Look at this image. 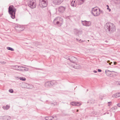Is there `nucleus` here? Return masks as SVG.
<instances>
[{"mask_svg": "<svg viewBox=\"0 0 120 120\" xmlns=\"http://www.w3.org/2000/svg\"><path fill=\"white\" fill-rule=\"evenodd\" d=\"M9 92H10V93H13V90L12 89H10L9 90Z\"/></svg>", "mask_w": 120, "mask_h": 120, "instance_id": "nucleus-28", "label": "nucleus"}, {"mask_svg": "<svg viewBox=\"0 0 120 120\" xmlns=\"http://www.w3.org/2000/svg\"><path fill=\"white\" fill-rule=\"evenodd\" d=\"M7 49L8 50L11 51H14V49L13 48L10 47H7Z\"/></svg>", "mask_w": 120, "mask_h": 120, "instance_id": "nucleus-25", "label": "nucleus"}, {"mask_svg": "<svg viewBox=\"0 0 120 120\" xmlns=\"http://www.w3.org/2000/svg\"><path fill=\"white\" fill-rule=\"evenodd\" d=\"M117 106L120 107V103L117 104Z\"/></svg>", "mask_w": 120, "mask_h": 120, "instance_id": "nucleus-35", "label": "nucleus"}, {"mask_svg": "<svg viewBox=\"0 0 120 120\" xmlns=\"http://www.w3.org/2000/svg\"><path fill=\"white\" fill-rule=\"evenodd\" d=\"M39 5L41 8L46 7L47 5L46 1L45 0H39Z\"/></svg>", "mask_w": 120, "mask_h": 120, "instance_id": "nucleus-4", "label": "nucleus"}, {"mask_svg": "<svg viewBox=\"0 0 120 120\" xmlns=\"http://www.w3.org/2000/svg\"><path fill=\"white\" fill-rule=\"evenodd\" d=\"M105 28L107 32L109 33H112L115 31L116 27L114 25L110 22H108L105 25Z\"/></svg>", "mask_w": 120, "mask_h": 120, "instance_id": "nucleus-1", "label": "nucleus"}, {"mask_svg": "<svg viewBox=\"0 0 120 120\" xmlns=\"http://www.w3.org/2000/svg\"><path fill=\"white\" fill-rule=\"evenodd\" d=\"M109 61H109V60H108V61H107V63H108L109 62Z\"/></svg>", "mask_w": 120, "mask_h": 120, "instance_id": "nucleus-46", "label": "nucleus"}, {"mask_svg": "<svg viewBox=\"0 0 120 120\" xmlns=\"http://www.w3.org/2000/svg\"><path fill=\"white\" fill-rule=\"evenodd\" d=\"M63 0H53L52 3L55 5H59L63 2Z\"/></svg>", "mask_w": 120, "mask_h": 120, "instance_id": "nucleus-7", "label": "nucleus"}, {"mask_svg": "<svg viewBox=\"0 0 120 120\" xmlns=\"http://www.w3.org/2000/svg\"><path fill=\"white\" fill-rule=\"evenodd\" d=\"M107 9H108V10H109V11H111V10L110 9L109 7H108L107 8Z\"/></svg>", "mask_w": 120, "mask_h": 120, "instance_id": "nucleus-36", "label": "nucleus"}, {"mask_svg": "<svg viewBox=\"0 0 120 120\" xmlns=\"http://www.w3.org/2000/svg\"><path fill=\"white\" fill-rule=\"evenodd\" d=\"M93 114H95V115H96L97 114V113L96 112H95V111L94 112H93Z\"/></svg>", "mask_w": 120, "mask_h": 120, "instance_id": "nucleus-37", "label": "nucleus"}, {"mask_svg": "<svg viewBox=\"0 0 120 120\" xmlns=\"http://www.w3.org/2000/svg\"><path fill=\"white\" fill-rule=\"evenodd\" d=\"M99 12L100 13H100H101V14H103V11H102V10H101L99 8Z\"/></svg>", "mask_w": 120, "mask_h": 120, "instance_id": "nucleus-29", "label": "nucleus"}, {"mask_svg": "<svg viewBox=\"0 0 120 120\" xmlns=\"http://www.w3.org/2000/svg\"><path fill=\"white\" fill-rule=\"evenodd\" d=\"M114 65H116L117 64V63L116 62H114Z\"/></svg>", "mask_w": 120, "mask_h": 120, "instance_id": "nucleus-39", "label": "nucleus"}, {"mask_svg": "<svg viewBox=\"0 0 120 120\" xmlns=\"http://www.w3.org/2000/svg\"><path fill=\"white\" fill-rule=\"evenodd\" d=\"M24 70L25 71H28V70H26L25 69H24Z\"/></svg>", "mask_w": 120, "mask_h": 120, "instance_id": "nucleus-43", "label": "nucleus"}, {"mask_svg": "<svg viewBox=\"0 0 120 120\" xmlns=\"http://www.w3.org/2000/svg\"><path fill=\"white\" fill-rule=\"evenodd\" d=\"M98 72H101V71H101V70L100 69H98Z\"/></svg>", "mask_w": 120, "mask_h": 120, "instance_id": "nucleus-33", "label": "nucleus"}, {"mask_svg": "<svg viewBox=\"0 0 120 120\" xmlns=\"http://www.w3.org/2000/svg\"><path fill=\"white\" fill-rule=\"evenodd\" d=\"M106 6H107V7H109V6L108 5H106Z\"/></svg>", "mask_w": 120, "mask_h": 120, "instance_id": "nucleus-45", "label": "nucleus"}, {"mask_svg": "<svg viewBox=\"0 0 120 120\" xmlns=\"http://www.w3.org/2000/svg\"><path fill=\"white\" fill-rule=\"evenodd\" d=\"M113 97L117 98L120 97V92L117 93L116 94H114L112 95Z\"/></svg>", "mask_w": 120, "mask_h": 120, "instance_id": "nucleus-16", "label": "nucleus"}, {"mask_svg": "<svg viewBox=\"0 0 120 120\" xmlns=\"http://www.w3.org/2000/svg\"><path fill=\"white\" fill-rule=\"evenodd\" d=\"M77 1L79 4L81 5L84 2V0H77Z\"/></svg>", "mask_w": 120, "mask_h": 120, "instance_id": "nucleus-19", "label": "nucleus"}, {"mask_svg": "<svg viewBox=\"0 0 120 120\" xmlns=\"http://www.w3.org/2000/svg\"><path fill=\"white\" fill-rule=\"evenodd\" d=\"M26 84V85H30V84H27V83Z\"/></svg>", "mask_w": 120, "mask_h": 120, "instance_id": "nucleus-47", "label": "nucleus"}, {"mask_svg": "<svg viewBox=\"0 0 120 120\" xmlns=\"http://www.w3.org/2000/svg\"><path fill=\"white\" fill-rule=\"evenodd\" d=\"M19 69H20H20H21V68H26L25 67H24L22 66H19Z\"/></svg>", "mask_w": 120, "mask_h": 120, "instance_id": "nucleus-31", "label": "nucleus"}, {"mask_svg": "<svg viewBox=\"0 0 120 120\" xmlns=\"http://www.w3.org/2000/svg\"><path fill=\"white\" fill-rule=\"evenodd\" d=\"M36 68V69H38V70H39V68Z\"/></svg>", "mask_w": 120, "mask_h": 120, "instance_id": "nucleus-48", "label": "nucleus"}, {"mask_svg": "<svg viewBox=\"0 0 120 120\" xmlns=\"http://www.w3.org/2000/svg\"><path fill=\"white\" fill-rule=\"evenodd\" d=\"M0 63L1 64H5L6 62L4 61H0Z\"/></svg>", "mask_w": 120, "mask_h": 120, "instance_id": "nucleus-32", "label": "nucleus"}, {"mask_svg": "<svg viewBox=\"0 0 120 120\" xmlns=\"http://www.w3.org/2000/svg\"><path fill=\"white\" fill-rule=\"evenodd\" d=\"M91 24V22L90 21H87L86 22V26H90Z\"/></svg>", "mask_w": 120, "mask_h": 120, "instance_id": "nucleus-21", "label": "nucleus"}, {"mask_svg": "<svg viewBox=\"0 0 120 120\" xmlns=\"http://www.w3.org/2000/svg\"><path fill=\"white\" fill-rule=\"evenodd\" d=\"M85 41L84 40H81V39L79 40V42L80 43H82V42H83Z\"/></svg>", "mask_w": 120, "mask_h": 120, "instance_id": "nucleus-30", "label": "nucleus"}, {"mask_svg": "<svg viewBox=\"0 0 120 120\" xmlns=\"http://www.w3.org/2000/svg\"><path fill=\"white\" fill-rule=\"evenodd\" d=\"M78 110H77V112H78Z\"/></svg>", "mask_w": 120, "mask_h": 120, "instance_id": "nucleus-50", "label": "nucleus"}, {"mask_svg": "<svg viewBox=\"0 0 120 120\" xmlns=\"http://www.w3.org/2000/svg\"><path fill=\"white\" fill-rule=\"evenodd\" d=\"M30 88V87H28V88Z\"/></svg>", "mask_w": 120, "mask_h": 120, "instance_id": "nucleus-51", "label": "nucleus"}, {"mask_svg": "<svg viewBox=\"0 0 120 120\" xmlns=\"http://www.w3.org/2000/svg\"><path fill=\"white\" fill-rule=\"evenodd\" d=\"M21 27V26H20L18 24H17L15 27V28H20Z\"/></svg>", "mask_w": 120, "mask_h": 120, "instance_id": "nucleus-27", "label": "nucleus"}, {"mask_svg": "<svg viewBox=\"0 0 120 120\" xmlns=\"http://www.w3.org/2000/svg\"><path fill=\"white\" fill-rule=\"evenodd\" d=\"M71 5L73 7H76V4L75 1V0H74V1L72 0L71 2Z\"/></svg>", "mask_w": 120, "mask_h": 120, "instance_id": "nucleus-17", "label": "nucleus"}, {"mask_svg": "<svg viewBox=\"0 0 120 120\" xmlns=\"http://www.w3.org/2000/svg\"><path fill=\"white\" fill-rule=\"evenodd\" d=\"M45 86L47 87L51 86L50 81H48L46 82L45 84Z\"/></svg>", "mask_w": 120, "mask_h": 120, "instance_id": "nucleus-14", "label": "nucleus"}, {"mask_svg": "<svg viewBox=\"0 0 120 120\" xmlns=\"http://www.w3.org/2000/svg\"><path fill=\"white\" fill-rule=\"evenodd\" d=\"M73 67L75 69H78L80 68L81 66L79 65L76 64L75 65L73 66Z\"/></svg>", "mask_w": 120, "mask_h": 120, "instance_id": "nucleus-15", "label": "nucleus"}, {"mask_svg": "<svg viewBox=\"0 0 120 120\" xmlns=\"http://www.w3.org/2000/svg\"><path fill=\"white\" fill-rule=\"evenodd\" d=\"M33 86H31V87H32V88H33Z\"/></svg>", "mask_w": 120, "mask_h": 120, "instance_id": "nucleus-49", "label": "nucleus"}, {"mask_svg": "<svg viewBox=\"0 0 120 120\" xmlns=\"http://www.w3.org/2000/svg\"><path fill=\"white\" fill-rule=\"evenodd\" d=\"M76 40L77 41H79V40H78V39H77V38H76Z\"/></svg>", "mask_w": 120, "mask_h": 120, "instance_id": "nucleus-44", "label": "nucleus"}, {"mask_svg": "<svg viewBox=\"0 0 120 120\" xmlns=\"http://www.w3.org/2000/svg\"><path fill=\"white\" fill-rule=\"evenodd\" d=\"M71 104L72 105L74 106H79L81 105V104L79 102H72L71 103Z\"/></svg>", "mask_w": 120, "mask_h": 120, "instance_id": "nucleus-10", "label": "nucleus"}, {"mask_svg": "<svg viewBox=\"0 0 120 120\" xmlns=\"http://www.w3.org/2000/svg\"><path fill=\"white\" fill-rule=\"evenodd\" d=\"M4 118L5 120H9L11 119V117L9 116H4Z\"/></svg>", "mask_w": 120, "mask_h": 120, "instance_id": "nucleus-20", "label": "nucleus"}, {"mask_svg": "<svg viewBox=\"0 0 120 120\" xmlns=\"http://www.w3.org/2000/svg\"><path fill=\"white\" fill-rule=\"evenodd\" d=\"M98 9L95 7L92 8L91 11V13L94 16H98L100 14V13L98 12Z\"/></svg>", "mask_w": 120, "mask_h": 120, "instance_id": "nucleus-3", "label": "nucleus"}, {"mask_svg": "<svg viewBox=\"0 0 120 120\" xmlns=\"http://www.w3.org/2000/svg\"><path fill=\"white\" fill-rule=\"evenodd\" d=\"M56 103H57L56 102V103H51V104H52V105H56Z\"/></svg>", "mask_w": 120, "mask_h": 120, "instance_id": "nucleus-34", "label": "nucleus"}, {"mask_svg": "<svg viewBox=\"0 0 120 120\" xmlns=\"http://www.w3.org/2000/svg\"><path fill=\"white\" fill-rule=\"evenodd\" d=\"M62 19L60 17H57L54 20L53 23L54 25L58 24L60 23V22L59 21H57L58 20V19Z\"/></svg>", "mask_w": 120, "mask_h": 120, "instance_id": "nucleus-8", "label": "nucleus"}, {"mask_svg": "<svg viewBox=\"0 0 120 120\" xmlns=\"http://www.w3.org/2000/svg\"><path fill=\"white\" fill-rule=\"evenodd\" d=\"M111 102H108V103H109V106H110V104H109L110 103H111Z\"/></svg>", "mask_w": 120, "mask_h": 120, "instance_id": "nucleus-42", "label": "nucleus"}, {"mask_svg": "<svg viewBox=\"0 0 120 120\" xmlns=\"http://www.w3.org/2000/svg\"><path fill=\"white\" fill-rule=\"evenodd\" d=\"M93 72L94 73H96L97 72V71L95 70H94L93 71Z\"/></svg>", "mask_w": 120, "mask_h": 120, "instance_id": "nucleus-38", "label": "nucleus"}, {"mask_svg": "<svg viewBox=\"0 0 120 120\" xmlns=\"http://www.w3.org/2000/svg\"><path fill=\"white\" fill-rule=\"evenodd\" d=\"M70 57V58L67 57V59L69 60L71 62L75 63L77 59L75 57L73 56H71Z\"/></svg>", "mask_w": 120, "mask_h": 120, "instance_id": "nucleus-6", "label": "nucleus"}, {"mask_svg": "<svg viewBox=\"0 0 120 120\" xmlns=\"http://www.w3.org/2000/svg\"><path fill=\"white\" fill-rule=\"evenodd\" d=\"M12 67L13 68V69L18 70H19L22 71V70L21 69H19V66L18 65H13L12 66Z\"/></svg>", "mask_w": 120, "mask_h": 120, "instance_id": "nucleus-12", "label": "nucleus"}, {"mask_svg": "<svg viewBox=\"0 0 120 120\" xmlns=\"http://www.w3.org/2000/svg\"><path fill=\"white\" fill-rule=\"evenodd\" d=\"M20 79L23 81H25L26 80V79L24 77H20Z\"/></svg>", "mask_w": 120, "mask_h": 120, "instance_id": "nucleus-26", "label": "nucleus"}, {"mask_svg": "<svg viewBox=\"0 0 120 120\" xmlns=\"http://www.w3.org/2000/svg\"><path fill=\"white\" fill-rule=\"evenodd\" d=\"M118 84L120 85V81L118 82Z\"/></svg>", "mask_w": 120, "mask_h": 120, "instance_id": "nucleus-40", "label": "nucleus"}, {"mask_svg": "<svg viewBox=\"0 0 120 120\" xmlns=\"http://www.w3.org/2000/svg\"><path fill=\"white\" fill-rule=\"evenodd\" d=\"M79 32L80 31L79 30L76 29H75L74 30V33L76 35H77Z\"/></svg>", "mask_w": 120, "mask_h": 120, "instance_id": "nucleus-22", "label": "nucleus"}, {"mask_svg": "<svg viewBox=\"0 0 120 120\" xmlns=\"http://www.w3.org/2000/svg\"><path fill=\"white\" fill-rule=\"evenodd\" d=\"M16 11V9L13 6L11 5L9 7L8 13L11 15V16L12 19H14L15 18Z\"/></svg>", "mask_w": 120, "mask_h": 120, "instance_id": "nucleus-2", "label": "nucleus"}, {"mask_svg": "<svg viewBox=\"0 0 120 120\" xmlns=\"http://www.w3.org/2000/svg\"><path fill=\"white\" fill-rule=\"evenodd\" d=\"M66 8L65 7L60 6L58 8V11L60 12L63 13L64 11Z\"/></svg>", "mask_w": 120, "mask_h": 120, "instance_id": "nucleus-9", "label": "nucleus"}, {"mask_svg": "<svg viewBox=\"0 0 120 120\" xmlns=\"http://www.w3.org/2000/svg\"><path fill=\"white\" fill-rule=\"evenodd\" d=\"M112 63V62H111L109 64L110 65H111V64Z\"/></svg>", "mask_w": 120, "mask_h": 120, "instance_id": "nucleus-41", "label": "nucleus"}, {"mask_svg": "<svg viewBox=\"0 0 120 120\" xmlns=\"http://www.w3.org/2000/svg\"><path fill=\"white\" fill-rule=\"evenodd\" d=\"M117 109V107L116 106H114L113 107H112L110 109V111H113L114 110L116 109Z\"/></svg>", "mask_w": 120, "mask_h": 120, "instance_id": "nucleus-23", "label": "nucleus"}, {"mask_svg": "<svg viewBox=\"0 0 120 120\" xmlns=\"http://www.w3.org/2000/svg\"><path fill=\"white\" fill-rule=\"evenodd\" d=\"M10 106L7 105L6 106H3V108L5 110H8L10 108Z\"/></svg>", "mask_w": 120, "mask_h": 120, "instance_id": "nucleus-18", "label": "nucleus"}, {"mask_svg": "<svg viewBox=\"0 0 120 120\" xmlns=\"http://www.w3.org/2000/svg\"><path fill=\"white\" fill-rule=\"evenodd\" d=\"M28 4L29 6L32 9L36 7L35 2L33 0L30 1L28 3Z\"/></svg>", "mask_w": 120, "mask_h": 120, "instance_id": "nucleus-5", "label": "nucleus"}, {"mask_svg": "<svg viewBox=\"0 0 120 120\" xmlns=\"http://www.w3.org/2000/svg\"><path fill=\"white\" fill-rule=\"evenodd\" d=\"M116 72L113 71H111L108 70H106L105 71V73L106 74V75L108 76H109L111 75V72Z\"/></svg>", "mask_w": 120, "mask_h": 120, "instance_id": "nucleus-11", "label": "nucleus"}, {"mask_svg": "<svg viewBox=\"0 0 120 120\" xmlns=\"http://www.w3.org/2000/svg\"><path fill=\"white\" fill-rule=\"evenodd\" d=\"M86 22H87V21H82V24L84 26H86Z\"/></svg>", "mask_w": 120, "mask_h": 120, "instance_id": "nucleus-24", "label": "nucleus"}, {"mask_svg": "<svg viewBox=\"0 0 120 120\" xmlns=\"http://www.w3.org/2000/svg\"><path fill=\"white\" fill-rule=\"evenodd\" d=\"M51 86H54L57 85L58 83L56 81L54 80H52L50 81Z\"/></svg>", "mask_w": 120, "mask_h": 120, "instance_id": "nucleus-13", "label": "nucleus"}]
</instances>
